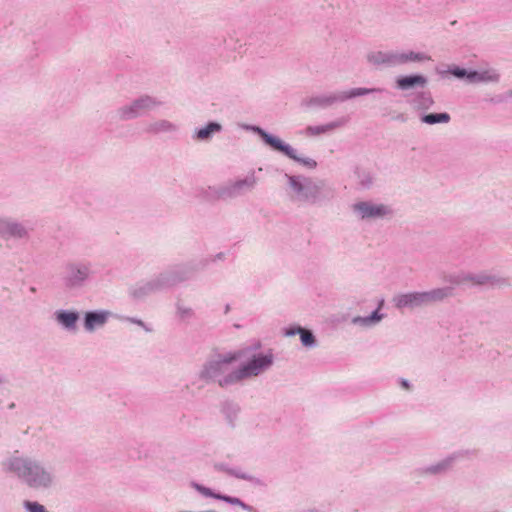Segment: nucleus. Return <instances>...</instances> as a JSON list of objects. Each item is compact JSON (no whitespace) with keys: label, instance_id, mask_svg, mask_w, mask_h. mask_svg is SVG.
Segmentation results:
<instances>
[{"label":"nucleus","instance_id":"obj_5","mask_svg":"<svg viewBox=\"0 0 512 512\" xmlns=\"http://www.w3.org/2000/svg\"><path fill=\"white\" fill-rule=\"evenodd\" d=\"M258 134L264 140V142L269 145L274 150L282 152L286 156L291 159H297L295 150L287 144H284L279 138L274 137L266 133L264 130L257 128Z\"/></svg>","mask_w":512,"mask_h":512},{"label":"nucleus","instance_id":"obj_6","mask_svg":"<svg viewBox=\"0 0 512 512\" xmlns=\"http://www.w3.org/2000/svg\"><path fill=\"white\" fill-rule=\"evenodd\" d=\"M355 210L361 213L362 218L382 217L388 213V209L384 205H373L367 202H361L354 206Z\"/></svg>","mask_w":512,"mask_h":512},{"label":"nucleus","instance_id":"obj_2","mask_svg":"<svg viewBox=\"0 0 512 512\" xmlns=\"http://www.w3.org/2000/svg\"><path fill=\"white\" fill-rule=\"evenodd\" d=\"M11 469L24 478L31 487L46 486L50 482V476L47 472L26 459H13Z\"/></svg>","mask_w":512,"mask_h":512},{"label":"nucleus","instance_id":"obj_13","mask_svg":"<svg viewBox=\"0 0 512 512\" xmlns=\"http://www.w3.org/2000/svg\"><path fill=\"white\" fill-rule=\"evenodd\" d=\"M220 128L219 124L210 123L205 128H202L197 132V138L200 140L207 139L212 133L219 131Z\"/></svg>","mask_w":512,"mask_h":512},{"label":"nucleus","instance_id":"obj_16","mask_svg":"<svg viewBox=\"0 0 512 512\" xmlns=\"http://www.w3.org/2000/svg\"><path fill=\"white\" fill-rule=\"evenodd\" d=\"M25 507L28 509L29 512H46L44 506L36 502L26 501Z\"/></svg>","mask_w":512,"mask_h":512},{"label":"nucleus","instance_id":"obj_17","mask_svg":"<svg viewBox=\"0 0 512 512\" xmlns=\"http://www.w3.org/2000/svg\"><path fill=\"white\" fill-rule=\"evenodd\" d=\"M220 500H223L227 503H230L232 505H240L242 507H244L245 505L240 501V499L238 498H234V497H230V496H224V495H221V497L219 498Z\"/></svg>","mask_w":512,"mask_h":512},{"label":"nucleus","instance_id":"obj_12","mask_svg":"<svg viewBox=\"0 0 512 512\" xmlns=\"http://www.w3.org/2000/svg\"><path fill=\"white\" fill-rule=\"evenodd\" d=\"M57 319L66 327H72L78 319L76 313L73 312H59Z\"/></svg>","mask_w":512,"mask_h":512},{"label":"nucleus","instance_id":"obj_20","mask_svg":"<svg viewBox=\"0 0 512 512\" xmlns=\"http://www.w3.org/2000/svg\"><path fill=\"white\" fill-rule=\"evenodd\" d=\"M368 92H369V90H367V89H357V90L351 92L349 96L350 97L359 96V95L366 94Z\"/></svg>","mask_w":512,"mask_h":512},{"label":"nucleus","instance_id":"obj_11","mask_svg":"<svg viewBox=\"0 0 512 512\" xmlns=\"http://www.w3.org/2000/svg\"><path fill=\"white\" fill-rule=\"evenodd\" d=\"M422 121L427 124L447 123L450 121V115L448 113L427 114Z\"/></svg>","mask_w":512,"mask_h":512},{"label":"nucleus","instance_id":"obj_23","mask_svg":"<svg viewBox=\"0 0 512 512\" xmlns=\"http://www.w3.org/2000/svg\"><path fill=\"white\" fill-rule=\"evenodd\" d=\"M372 319H373L374 321H378V320H380V319H381V316H379V315H378V313H377V311H376V312H374V313H373V315H372Z\"/></svg>","mask_w":512,"mask_h":512},{"label":"nucleus","instance_id":"obj_14","mask_svg":"<svg viewBox=\"0 0 512 512\" xmlns=\"http://www.w3.org/2000/svg\"><path fill=\"white\" fill-rule=\"evenodd\" d=\"M335 127H337V124H334V123L328 124L326 126L308 127L307 132L310 135H318V134L330 131V130L334 129Z\"/></svg>","mask_w":512,"mask_h":512},{"label":"nucleus","instance_id":"obj_4","mask_svg":"<svg viewBox=\"0 0 512 512\" xmlns=\"http://www.w3.org/2000/svg\"><path fill=\"white\" fill-rule=\"evenodd\" d=\"M373 64H399L407 61L430 60L425 54L410 52L409 54H387L381 51L373 52L368 56Z\"/></svg>","mask_w":512,"mask_h":512},{"label":"nucleus","instance_id":"obj_1","mask_svg":"<svg viewBox=\"0 0 512 512\" xmlns=\"http://www.w3.org/2000/svg\"><path fill=\"white\" fill-rule=\"evenodd\" d=\"M240 358L242 352H237L211 363L206 369L207 376L216 378L220 386H224L257 376L273 363L271 353L253 355L246 363L235 366V361Z\"/></svg>","mask_w":512,"mask_h":512},{"label":"nucleus","instance_id":"obj_18","mask_svg":"<svg viewBox=\"0 0 512 512\" xmlns=\"http://www.w3.org/2000/svg\"><path fill=\"white\" fill-rule=\"evenodd\" d=\"M10 234L15 236H22L23 229L18 225L14 224L10 227Z\"/></svg>","mask_w":512,"mask_h":512},{"label":"nucleus","instance_id":"obj_9","mask_svg":"<svg viewBox=\"0 0 512 512\" xmlns=\"http://www.w3.org/2000/svg\"><path fill=\"white\" fill-rule=\"evenodd\" d=\"M468 78L472 82H480V81H497L499 76L498 74L494 72H484V73H478V72H470L468 73Z\"/></svg>","mask_w":512,"mask_h":512},{"label":"nucleus","instance_id":"obj_15","mask_svg":"<svg viewBox=\"0 0 512 512\" xmlns=\"http://www.w3.org/2000/svg\"><path fill=\"white\" fill-rule=\"evenodd\" d=\"M195 488L204 496L206 497H212V498H216V499H219L221 497L220 494H215L213 493L209 488H206L204 486H201V485H198V484H195Z\"/></svg>","mask_w":512,"mask_h":512},{"label":"nucleus","instance_id":"obj_10","mask_svg":"<svg viewBox=\"0 0 512 512\" xmlns=\"http://www.w3.org/2000/svg\"><path fill=\"white\" fill-rule=\"evenodd\" d=\"M296 333L300 334L301 342L305 346H311L315 341L313 334L309 330L300 327L287 332L288 335H294Z\"/></svg>","mask_w":512,"mask_h":512},{"label":"nucleus","instance_id":"obj_22","mask_svg":"<svg viewBox=\"0 0 512 512\" xmlns=\"http://www.w3.org/2000/svg\"><path fill=\"white\" fill-rule=\"evenodd\" d=\"M78 273H79V275H80V276L78 277V279H79V280H82V279H84V278L87 276V269H86V268H84L83 270H80V269H79V270H78Z\"/></svg>","mask_w":512,"mask_h":512},{"label":"nucleus","instance_id":"obj_8","mask_svg":"<svg viewBox=\"0 0 512 512\" xmlns=\"http://www.w3.org/2000/svg\"><path fill=\"white\" fill-rule=\"evenodd\" d=\"M106 321V315L103 313H87L85 318V327L93 330L95 326H100Z\"/></svg>","mask_w":512,"mask_h":512},{"label":"nucleus","instance_id":"obj_24","mask_svg":"<svg viewBox=\"0 0 512 512\" xmlns=\"http://www.w3.org/2000/svg\"><path fill=\"white\" fill-rule=\"evenodd\" d=\"M402 385H403V387L408 388V384H407V382H406V381H403V382H402Z\"/></svg>","mask_w":512,"mask_h":512},{"label":"nucleus","instance_id":"obj_21","mask_svg":"<svg viewBox=\"0 0 512 512\" xmlns=\"http://www.w3.org/2000/svg\"><path fill=\"white\" fill-rule=\"evenodd\" d=\"M147 102H148V100H140V101H138V102H136V103L134 104V107H135V108H138V107H147V106H148Z\"/></svg>","mask_w":512,"mask_h":512},{"label":"nucleus","instance_id":"obj_3","mask_svg":"<svg viewBox=\"0 0 512 512\" xmlns=\"http://www.w3.org/2000/svg\"><path fill=\"white\" fill-rule=\"evenodd\" d=\"M449 292L444 289H436L431 292L425 293H410L400 295L396 298V305L398 307H406V306H419L421 304L441 300L444 297L448 296Z\"/></svg>","mask_w":512,"mask_h":512},{"label":"nucleus","instance_id":"obj_19","mask_svg":"<svg viewBox=\"0 0 512 512\" xmlns=\"http://www.w3.org/2000/svg\"><path fill=\"white\" fill-rule=\"evenodd\" d=\"M452 74L455 75L456 77H464V76H467L468 77V74L466 73V70L464 69H460V68H456L452 71Z\"/></svg>","mask_w":512,"mask_h":512},{"label":"nucleus","instance_id":"obj_7","mask_svg":"<svg viewBox=\"0 0 512 512\" xmlns=\"http://www.w3.org/2000/svg\"><path fill=\"white\" fill-rule=\"evenodd\" d=\"M425 83L426 79L420 75L405 76L397 80V86L402 90H406L417 85L424 86Z\"/></svg>","mask_w":512,"mask_h":512}]
</instances>
